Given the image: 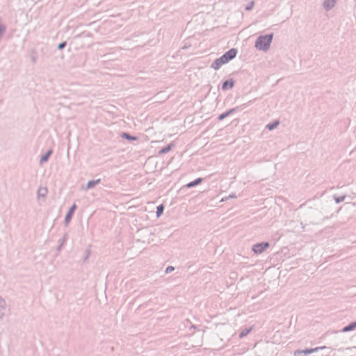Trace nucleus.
Instances as JSON below:
<instances>
[{"label": "nucleus", "instance_id": "0eeeda50", "mask_svg": "<svg viewBox=\"0 0 356 356\" xmlns=\"http://www.w3.org/2000/svg\"><path fill=\"white\" fill-rule=\"evenodd\" d=\"M47 194V188L46 187H39L37 191V198L38 200H44Z\"/></svg>", "mask_w": 356, "mask_h": 356}, {"label": "nucleus", "instance_id": "39448f33", "mask_svg": "<svg viewBox=\"0 0 356 356\" xmlns=\"http://www.w3.org/2000/svg\"><path fill=\"white\" fill-rule=\"evenodd\" d=\"M325 346L316 347L314 348L305 349V350H297L293 353V356H306L308 354H312L318 351L319 350H323Z\"/></svg>", "mask_w": 356, "mask_h": 356}, {"label": "nucleus", "instance_id": "9b49d317", "mask_svg": "<svg viewBox=\"0 0 356 356\" xmlns=\"http://www.w3.org/2000/svg\"><path fill=\"white\" fill-rule=\"evenodd\" d=\"M356 328V321L352 322L348 325L344 327L342 330L343 332H348Z\"/></svg>", "mask_w": 356, "mask_h": 356}, {"label": "nucleus", "instance_id": "f3484780", "mask_svg": "<svg viewBox=\"0 0 356 356\" xmlns=\"http://www.w3.org/2000/svg\"><path fill=\"white\" fill-rule=\"evenodd\" d=\"M252 330V328H248V329H246L244 331H242L240 334H239V338H243L245 336H246L250 331Z\"/></svg>", "mask_w": 356, "mask_h": 356}, {"label": "nucleus", "instance_id": "412c9836", "mask_svg": "<svg viewBox=\"0 0 356 356\" xmlns=\"http://www.w3.org/2000/svg\"><path fill=\"white\" fill-rule=\"evenodd\" d=\"M169 149H170V147H168L163 148V149H162L160 151V154H164V153L167 152Z\"/></svg>", "mask_w": 356, "mask_h": 356}, {"label": "nucleus", "instance_id": "f257e3e1", "mask_svg": "<svg viewBox=\"0 0 356 356\" xmlns=\"http://www.w3.org/2000/svg\"><path fill=\"white\" fill-rule=\"evenodd\" d=\"M237 54V50L232 48L225 53L220 58L216 59L211 65V68L214 70H218L223 65L228 63L231 60L234 59Z\"/></svg>", "mask_w": 356, "mask_h": 356}, {"label": "nucleus", "instance_id": "4be33fe9", "mask_svg": "<svg viewBox=\"0 0 356 356\" xmlns=\"http://www.w3.org/2000/svg\"><path fill=\"white\" fill-rule=\"evenodd\" d=\"M65 42H62V43H60V44H58V48L59 49H60L63 48V47L65 46Z\"/></svg>", "mask_w": 356, "mask_h": 356}, {"label": "nucleus", "instance_id": "aec40b11", "mask_svg": "<svg viewBox=\"0 0 356 356\" xmlns=\"http://www.w3.org/2000/svg\"><path fill=\"white\" fill-rule=\"evenodd\" d=\"M345 200V196L338 197H335L334 200L336 203H340L341 202H343Z\"/></svg>", "mask_w": 356, "mask_h": 356}, {"label": "nucleus", "instance_id": "2eb2a0df", "mask_svg": "<svg viewBox=\"0 0 356 356\" xmlns=\"http://www.w3.org/2000/svg\"><path fill=\"white\" fill-rule=\"evenodd\" d=\"M122 138L128 140H136V138L134 136H131L127 133H123L122 135Z\"/></svg>", "mask_w": 356, "mask_h": 356}, {"label": "nucleus", "instance_id": "dca6fc26", "mask_svg": "<svg viewBox=\"0 0 356 356\" xmlns=\"http://www.w3.org/2000/svg\"><path fill=\"white\" fill-rule=\"evenodd\" d=\"M163 211V205L161 204L156 207V217H159Z\"/></svg>", "mask_w": 356, "mask_h": 356}, {"label": "nucleus", "instance_id": "5701e85b", "mask_svg": "<svg viewBox=\"0 0 356 356\" xmlns=\"http://www.w3.org/2000/svg\"><path fill=\"white\" fill-rule=\"evenodd\" d=\"M174 270V268L172 266H168L167 268H166V272H169V271H172Z\"/></svg>", "mask_w": 356, "mask_h": 356}, {"label": "nucleus", "instance_id": "f03ea898", "mask_svg": "<svg viewBox=\"0 0 356 356\" xmlns=\"http://www.w3.org/2000/svg\"><path fill=\"white\" fill-rule=\"evenodd\" d=\"M273 35L268 34L259 36L254 43V47L258 51H267L273 41Z\"/></svg>", "mask_w": 356, "mask_h": 356}, {"label": "nucleus", "instance_id": "f8f14e48", "mask_svg": "<svg viewBox=\"0 0 356 356\" xmlns=\"http://www.w3.org/2000/svg\"><path fill=\"white\" fill-rule=\"evenodd\" d=\"M202 179L200 178H198L195 179L193 181L189 182L186 184L187 188H192L197 184H199L201 182Z\"/></svg>", "mask_w": 356, "mask_h": 356}, {"label": "nucleus", "instance_id": "a211bd4d", "mask_svg": "<svg viewBox=\"0 0 356 356\" xmlns=\"http://www.w3.org/2000/svg\"><path fill=\"white\" fill-rule=\"evenodd\" d=\"M232 111H229L227 113H222L221 114L219 118H218V120H222V119H224L225 118H226L227 116H228L231 113H232Z\"/></svg>", "mask_w": 356, "mask_h": 356}, {"label": "nucleus", "instance_id": "6e6552de", "mask_svg": "<svg viewBox=\"0 0 356 356\" xmlns=\"http://www.w3.org/2000/svg\"><path fill=\"white\" fill-rule=\"evenodd\" d=\"M76 209V204H73L69 209L68 212L67 213L65 218V223L66 225H68L69 222L71 220V217L72 214L74 213V211Z\"/></svg>", "mask_w": 356, "mask_h": 356}, {"label": "nucleus", "instance_id": "ddd939ff", "mask_svg": "<svg viewBox=\"0 0 356 356\" xmlns=\"http://www.w3.org/2000/svg\"><path fill=\"white\" fill-rule=\"evenodd\" d=\"M51 154V150L47 151V152L40 158V163H42L46 162Z\"/></svg>", "mask_w": 356, "mask_h": 356}, {"label": "nucleus", "instance_id": "7ed1b4c3", "mask_svg": "<svg viewBox=\"0 0 356 356\" xmlns=\"http://www.w3.org/2000/svg\"><path fill=\"white\" fill-rule=\"evenodd\" d=\"M10 313V309L6 299L0 295V322L3 321Z\"/></svg>", "mask_w": 356, "mask_h": 356}, {"label": "nucleus", "instance_id": "6ab92c4d", "mask_svg": "<svg viewBox=\"0 0 356 356\" xmlns=\"http://www.w3.org/2000/svg\"><path fill=\"white\" fill-rule=\"evenodd\" d=\"M254 1H250L249 2V3L245 6V10H250L252 9V8L254 7Z\"/></svg>", "mask_w": 356, "mask_h": 356}, {"label": "nucleus", "instance_id": "1a4fd4ad", "mask_svg": "<svg viewBox=\"0 0 356 356\" xmlns=\"http://www.w3.org/2000/svg\"><path fill=\"white\" fill-rule=\"evenodd\" d=\"M99 182H100V179L88 181L86 183V190H88V189L94 187L95 186L98 184Z\"/></svg>", "mask_w": 356, "mask_h": 356}, {"label": "nucleus", "instance_id": "20e7f679", "mask_svg": "<svg viewBox=\"0 0 356 356\" xmlns=\"http://www.w3.org/2000/svg\"><path fill=\"white\" fill-rule=\"evenodd\" d=\"M270 244L268 242H263L254 244L251 249L254 254H262L267 248H268Z\"/></svg>", "mask_w": 356, "mask_h": 356}, {"label": "nucleus", "instance_id": "4468645a", "mask_svg": "<svg viewBox=\"0 0 356 356\" xmlns=\"http://www.w3.org/2000/svg\"><path fill=\"white\" fill-rule=\"evenodd\" d=\"M279 124V122L278 121H275L271 124H268L266 125V128L269 130V131H272L274 129H275L277 125Z\"/></svg>", "mask_w": 356, "mask_h": 356}, {"label": "nucleus", "instance_id": "9d476101", "mask_svg": "<svg viewBox=\"0 0 356 356\" xmlns=\"http://www.w3.org/2000/svg\"><path fill=\"white\" fill-rule=\"evenodd\" d=\"M233 86H234V81L230 79V80L223 82L222 86V89L223 90H225L227 89L232 88Z\"/></svg>", "mask_w": 356, "mask_h": 356}, {"label": "nucleus", "instance_id": "423d86ee", "mask_svg": "<svg viewBox=\"0 0 356 356\" xmlns=\"http://www.w3.org/2000/svg\"><path fill=\"white\" fill-rule=\"evenodd\" d=\"M337 1V0H323L322 5L325 10H330L335 6Z\"/></svg>", "mask_w": 356, "mask_h": 356}]
</instances>
